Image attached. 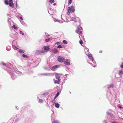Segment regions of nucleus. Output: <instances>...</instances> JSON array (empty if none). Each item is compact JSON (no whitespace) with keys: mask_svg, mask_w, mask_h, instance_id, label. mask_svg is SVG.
<instances>
[{"mask_svg":"<svg viewBox=\"0 0 123 123\" xmlns=\"http://www.w3.org/2000/svg\"><path fill=\"white\" fill-rule=\"evenodd\" d=\"M75 7L74 6H72L71 7H68V14L69 15L71 12H74L75 11Z\"/></svg>","mask_w":123,"mask_h":123,"instance_id":"nucleus-1","label":"nucleus"},{"mask_svg":"<svg viewBox=\"0 0 123 123\" xmlns=\"http://www.w3.org/2000/svg\"><path fill=\"white\" fill-rule=\"evenodd\" d=\"M57 60L59 62H62L65 61V58L61 56H59L57 57Z\"/></svg>","mask_w":123,"mask_h":123,"instance_id":"nucleus-2","label":"nucleus"},{"mask_svg":"<svg viewBox=\"0 0 123 123\" xmlns=\"http://www.w3.org/2000/svg\"><path fill=\"white\" fill-rule=\"evenodd\" d=\"M64 63L66 65H70V60L69 59L66 60V61L64 62Z\"/></svg>","mask_w":123,"mask_h":123,"instance_id":"nucleus-3","label":"nucleus"},{"mask_svg":"<svg viewBox=\"0 0 123 123\" xmlns=\"http://www.w3.org/2000/svg\"><path fill=\"white\" fill-rule=\"evenodd\" d=\"M9 5L10 6L12 7H13L14 6V4L12 2V0H9Z\"/></svg>","mask_w":123,"mask_h":123,"instance_id":"nucleus-4","label":"nucleus"},{"mask_svg":"<svg viewBox=\"0 0 123 123\" xmlns=\"http://www.w3.org/2000/svg\"><path fill=\"white\" fill-rule=\"evenodd\" d=\"M44 49L46 52L48 51L49 49V46H47L44 47Z\"/></svg>","mask_w":123,"mask_h":123,"instance_id":"nucleus-5","label":"nucleus"},{"mask_svg":"<svg viewBox=\"0 0 123 123\" xmlns=\"http://www.w3.org/2000/svg\"><path fill=\"white\" fill-rule=\"evenodd\" d=\"M88 57L92 61H93L94 60V59H93L92 55L91 54H89L88 55Z\"/></svg>","mask_w":123,"mask_h":123,"instance_id":"nucleus-6","label":"nucleus"},{"mask_svg":"<svg viewBox=\"0 0 123 123\" xmlns=\"http://www.w3.org/2000/svg\"><path fill=\"white\" fill-rule=\"evenodd\" d=\"M55 76L57 79H58L59 80H61V79L60 77L59 76V74L57 73H55Z\"/></svg>","mask_w":123,"mask_h":123,"instance_id":"nucleus-7","label":"nucleus"},{"mask_svg":"<svg viewBox=\"0 0 123 123\" xmlns=\"http://www.w3.org/2000/svg\"><path fill=\"white\" fill-rule=\"evenodd\" d=\"M38 53H39V54H41L45 52V51L44 50H43L42 51H40V50H37Z\"/></svg>","mask_w":123,"mask_h":123,"instance_id":"nucleus-8","label":"nucleus"},{"mask_svg":"<svg viewBox=\"0 0 123 123\" xmlns=\"http://www.w3.org/2000/svg\"><path fill=\"white\" fill-rule=\"evenodd\" d=\"M60 67V65H55L54 66H53L52 67V69H55L57 68H58Z\"/></svg>","mask_w":123,"mask_h":123,"instance_id":"nucleus-9","label":"nucleus"},{"mask_svg":"<svg viewBox=\"0 0 123 123\" xmlns=\"http://www.w3.org/2000/svg\"><path fill=\"white\" fill-rule=\"evenodd\" d=\"M55 107H56V108H58L59 107V104L58 103H57L56 102L55 103Z\"/></svg>","mask_w":123,"mask_h":123,"instance_id":"nucleus-10","label":"nucleus"},{"mask_svg":"<svg viewBox=\"0 0 123 123\" xmlns=\"http://www.w3.org/2000/svg\"><path fill=\"white\" fill-rule=\"evenodd\" d=\"M19 51L20 53H24L25 51V50L21 49H19Z\"/></svg>","mask_w":123,"mask_h":123,"instance_id":"nucleus-11","label":"nucleus"},{"mask_svg":"<svg viewBox=\"0 0 123 123\" xmlns=\"http://www.w3.org/2000/svg\"><path fill=\"white\" fill-rule=\"evenodd\" d=\"M118 74L119 75H122L123 74V71L122 70H120L119 71Z\"/></svg>","mask_w":123,"mask_h":123,"instance_id":"nucleus-12","label":"nucleus"},{"mask_svg":"<svg viewBox=\"0 0 123 123\" xmlns=\"http://www.w3.org/2000/svg\"><path fill=\"white\" fill-rule=\"evenodd\" d=\"M113 86V84H111L108 87V88L109 89V88L111 87H112Z\"/></svg>","mask_w":123,"mask_h":123,"instance_id":"nucleus-13","label":"nucleus"},{"mask_svg":"<svg viewBox=\"0 0 123 123\" xmlns=\"http://www.w3.org/2000/svg\"><path fill=\"white\" fill-rule=\"evenodd\" d=\"M39 102L40 103H42L43 102V100L42 99H40L39 100Z\"/></svg>","mask_w":123,"mask_h":123,"instance_id":"nucleus-14","label":"nucleus"},{"mask_svg":"<svg viewBox=\"0 0 123 123\" xmlns=\"http://www.w3.org/2000/svg\"><path fill=\"white\" fill-rule=\"evenodd\" d=\"M53 123H60V122L59 120H55L54 122Z\"/></svg>","mask_w":123,"mask_h":123,"instance_id":"nucleus-15","label":"nucleus"},{"mask_svg":"<svg viewBox=\"0 0 123 123\" xmlns=\"http://www.w3.org/2000/svg\"><path fill=\"white\" fill-rule=\"evenodd\" d=\"M48 94L49 93L48 92H46L44 93L43 94V96H45L47 95H48Z\"/></svg>","mask_w":123,"mask_h":123,"instance_id":"nucleus-16","label":"nucleus"},{"mask_svg":"<svg viewBox=\"0 0 123 123\" xmlns=\"http://www.w3.org/2000/svg\"><path fill=\"white\" fill-rule=\"evenodd\" d=\"M60 81V80H55L54 81V83H59V82Z\"/></svg>","mask_w":123,"mask_h":123,"instance_id":"nucleus-17","label":"nucleus"},{"mask_svg":"<svg viewBox=\"0 0 123 123\" xmlns=\"http://www.w3.org/2000/svg\"><path fill=\"white\" fill-rule=\"evenodd\" d=\"M12 47L13 49L15 50H17L18 49V48L15 46H13Z\"/></svg>","mask_w":123,"mask_h":123,"instance_id":"nucleus-18","label":"nucleus"},{"mask_svg":"<svg viewBox=\"0 0 123 123\" xmlns=\"http://www.w3.org/2000/svg\"><path fill=\"white\" fill-rule=\"evenodd\" d=\"M23 56L24 57H26V58H28V55H24V54H23Z\"/></svg>","mask_w":123,"mask_h":123,"instance_id":"nucleus-19","label":"nucleus"},{"mask_svg":"<svg viewBox=\"0 0 123 123\" xmlns=\"http://www.w3.org/2000/svg\"><path fill=\"white\" fill-rule=\"evenodd\" d=\"M5 2L6 5H8L9 4L8 1L7 0H5Z\"/></svg>","mask_w":123,"mask_h":123,"instance_id":"nucleus-20","label":"nucleus"},{"mask_svg":"<svg viewBox=\"0 0 123 123\" xmlns=\"http://www.w3.org/2000/svg\"><path fill=\"white\" fill-rule=\"evenodd\" d=\"M63 42L65 44H67V42L66 40H63Z\"/></svg>","mask_w":123,"mask_h":123,"instance_id":"nucleus-21","label":"nucleus"},{"mask_svg":"<svg viewBox=\"0 0 123 123\" xmlns=\"http://www.w3.org/2000/svg\"><path fill=\"white\" fill-rule=\"evenodd\" d=\"M58 52V50L56 49H55L53 52L54 53H57Z\"/></svg>","mask_w":123,"mask_h":123,"instance_id":"nucleus-22","label":"nucleus"},{"mask_svg":"<svg viewBox=\"0 0 123 123\" xmlns=\"http://www.w3.org/2000/svg\"><path fill=\"white\" fill-rule=\"evenodd\" d=\"M72 0H69L68 2V4L70 5L72 3Z\"/></svg>","mask_w":123,"mask_h":123,"instance_id":"nucleus-23","label":"nucleus"},{"mask_svg":"<svg viewBox=\"0 0 123 123\" xmlns=\"http://www.w3.org/2000/svg\"><path fill=\"white\" fill-rule=\"evenodd\" d=\"M57 48H62V46L61 45H58L57 47Z\"/></svg>","mask_w":123,"mask_h":123,"instance_id":"nucleus-24","label":"nucleus"},{"mask_svg":"<svg viewBox=\"0 0 123 123\" xmlns=\"http://www.w3.org/2000/svg\"><path fill=\"white\" fill-rule=\"evenodd\" d=\"M50 39L49 38L48 39H46L45 40V41L46 42H49L50 40Z\"/></svg>","mask_w":123,"mask_h":123,"instance_id":"nucleus-25","label":"nucleus"},{"mask_svg":"<svg viewBox=\"0 0 123 123\" xmlns=\"http://www.w3.org/2000/svg\"><path fill=\"white\" fill-rule=\"evenodd\" d=\"M79 43H80V44L82 45L83 44V41H82V40H80L79 41Z\"/></svg>","mask_w":123,"mask_h":123,"instance_id":"nucleus-26","label":"nucleus"},{"mask_svg":"<svg viewBox=\"0 0 123 123\" xmlns=\"http://www.w3.org/2000/svg\"><path fill=\"white\" fill-rule=\"evenodd\" d=\"M77 29L79 30H81L82 29L79 26L77 27Z\"/></svg>","mask_w":123,"mask_h":123,"instance_id":"nucleus-27","label":"nucleus"},{"mask_svg":"<svg viewBox=\"0 0 123 123\" xmlns=\"http://www.w3.org/2000/svg\"><path fill=\"white\" fill-rule=\"evenodd\" d=\"M49 2L51 3H53L54 2V0H51L49 1Z\"/></svg>","mask_w":123,"mask_h":123,"instance_id":"nucleus-28","label":"nucleus"},{"mask_svg":"<svg viewBox=\"0 0 123 123\" xmlns=\"http://www.w3.org/2000/svg\"><path fill=\"white\" fill-rule=\"evenodd\" d=\"M12 27L13 28H14L15 29H16L17 28V26H16L15 25H13Z\"/></svg>","mask_w":123,"mask_h":123,"instance_id":"nucleus-29","label":"nucleus"},{"mask_svg":"<svg viewBox=\"0 0 123 123\" xmlns=\"http://www.w3.org/2000/svg\"><path fill=\"white\" fill-rule=\"evenodd\" d=\"M75 32L77 33H79V30H78L77 29L76 30Z\"/></svg>","mask_w":123,"mask_h":123,"instance_id":"nucleus-30","label":"nucleus"},{"mask_svg":"<svg viewBox=\"0 0 123 123\" xmlns=\"http://www.w3.org/2000/svg\"><path fill=\"white\" fill-rule=\"evenodd\" d=\"M20 33L21 34H22V35H24V34L22 32V31H20Z\"/></svg>","mask_w":123,"mask_h":123,"instance_id":"nucleus-31","label":"nucleus"},{"mask_svg":"<svg viewBox=\"0 0 123 123\" xmlns=\"http://www.w3.org/2000/svg\"><path fill=\"white\" fill-rule=\"evenodd\" d=\"M60 43V42H58L56 43H55V45H57L58 44H59Z\"/></svg>","mask_w":123,"mask_h":123,"instance_id":"nucleus-32","label":"nucleus"},{"mask_svg":"<svg viewBox=\"0 0 123 123\" xmlns=\"http://www.w3.org/2000/svg\"><path fill=\"white\" fill-rule=\"evenodd\" d=\"M2 65L4 66H6V64L4 63V62H2Z\"/></svg>","mask_w":123,"mask_h":123,"instance_id":"nucleus-33","label":"nucleus"},{"mask_svg":"<svg viewBox=\"0 0 123 123\" xmlns=\"http://www.w3.org/2000/svg\"><path fill=\"white\" fill-rule=\"evenodd\" d=\"M59 92H58L56 94V96H57V97H58V96L59 95Z\"/></svg>","mask_w":123,"mask_h":123,"instance_id":"nucleus-34","label":"nucleus"},{"mask_svg":"<svg viewBox=\"0 0 123 123\" xmlns=\"http://www.w3.org/2000/svg\"><path fill=\"white\" fill-rule=\"evenodd\" d=\"M121 67L122 68H123V63H122V64L121 65Z\"/></svg>","mask_w":123,"mask_h":123,"instance_id":"nucleus-35","label":"nucleus"},{"mask_svg":"<svg viewBox=\"0 0 123 123\" xmlns=\"http://www.w3.org/2000/svg\"><path fill=\"white\" fill-rule=\"evenodd\" d=\"M118 107L120 109H121L122 108V106L120 105Z\"/></svg>","mask_w":123,"mask_h":123,"instance_id":"nucleus-36","label":"nucleus"},{"mask_svg":"<svg viewBox=\"0 0 123 123\" xmlns=\"http://www.w3.org/2000/svg\"><path fill=\"white\" fill-rule=\"evenodd\" d=\"M46 34V36H49V34L48 33H45Z\"/></svg>","mask_w":123,"mask_h":123,"instance_id":"nucleus-37","label":"nucleus"},{"mask_svg":"<svg viewBox=\"0 0 123 123\" xmlns=\"http://www.w3.org/2000/svg\"><path fill=\"white\" fill-rule=\"evenodd\" d=\"M99 52L100 53H102V50H100V51Z\"/></svg>","mask_w":123,"mask_h":123,"instance_id":"nucleus-38","label":"nucleus"},{"mask_svg":"<svg viewBox=\"0 0 123 123\" xmlns=\"http://www.w3.org/2000/svg\"><path fill=\"white\" fill-rule=\"evenodd\" d=\"M20 18L22 20H23V18H22V17H20Z\"/></svg>","mask_w":123,"mask_h":123,"instance_id":"nucleus-39","label":"nucleus"},{"mask_svg":"<svg viewBox=\"0 0 123 123\" xmlns=\"http://www.w3.org/2000/svg\"><path fill=\"white\" fill-rule=\"evenodd\" d=\"M57 97V96H55V98H54V100H55Z\"/></svg>","mask_w":123,"mask_h":123,"instance_id":"nucleus-40","label":"nucleus"},{"mask_svg":"<svg viewBox=\"0 0 123 123\" xmlns=\"http://www.w3.org/2000/svg\"><path fill=\"white\" fill-rule=\"evenodd\" d=\"M57 97V96H55V98H54V100H55Z\"/></svg>","mask_w":123,"mask_h":123,"instance_id":"nucleus-41","label":"nucleus"},{"mask_svg":"<svg viewBox=\"0 0 123 123\" xmlns=\"http://www.w3.org/2000/svg\"><path fill=\"white\" fill-rule=\"evenodd\" d=\"M110 113H109V112H107V114L108 115H110Z\"/></svg>","mask_w":123,"mask_h":123,"instance_id":"nucleus-42","label":"nucleus"},{"mask_svg":"<svg viewBox=\"0 0 123 123\" xmlns=\"http://www.w3.org/2000/svg\"><path fill=\"white\" fill-rule=\"evenodd\" d=\"M36 54H39V53H38V52H37V51H36V52H35Z\"/></svg>","mask_w":123,"mask_h":123,"instance_id":"nucleus-43","label":"nucleus"},{"mask_svg":"<svg viewBox=\"0 0 123 123\" xmlns=\"http://www.w3.org/2000/svg\"><path fill=\"white\" fill-rule=\"evenodd\" d=\"M80 34H81L82 33V31H81L80 32Z\"/></svg>","mask_w":123,"mask_h":123,"instance_id":"nucleus-44","label":"nucleus"},{"mask_svg":"<svg viewBox=\"0 0 123 123\" xmlns=\"http://www.w3.org/2000/svg\"><path fill=\"white\" fill-rule=\"evenodd\" d=\"M55 5H56V3H54V6Z\"/></svg>","mask_w":123,"mask_h":123,"instance_id":"nucleus-45","label":"nucleus"},{"mask_svg":"<svg viewBox=\"0 0 123 123\" xmlns=\"http://www.w3.org/2000/svg\"><path fill=\"white\" fill-rule=\"evenodd\" d=\"M104 121L105 122V123H107V122H106V121Z\"/></svg>","mask_w":123,"mask_h":123,"instance_id":"nucleus-46","label":"nucleus"},{"mask_svg":"<svg viewBox=\"0 0 123 123\" xmlns=\"http://www.w3.org/2000/svg\"><path fill=\"white\" fill-rule=\"evenodd\" d=\"M122 108H123V107Z\"/></svg>","mask_w":123,"mask_h":123,"instance_id":"nucleus-47","label":"nucleus"}]
</instances>
